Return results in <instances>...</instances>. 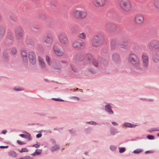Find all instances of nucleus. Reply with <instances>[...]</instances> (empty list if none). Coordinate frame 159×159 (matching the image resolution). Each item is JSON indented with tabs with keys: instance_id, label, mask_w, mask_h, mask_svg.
Instances as JSON below:
<instances>
[{
	"instance_id": "1",
	"label": "nucleus",
	"mask_w": 159,
	"mask_h": 159,
	"mask_svg": "<svg viewBox=\"0 0 159 159\" xmlns=\"http://www.w3.org/2000/svg\"><path fill=\"white\" fill-rule=\"evenodd\" d=\"M104 37L101 33H98L96 35L92 41V45L95 47H98L102 44L104 41Z\"/></svg>"
},
{
	"instance_id": "2",
	"label": "nucleus",
	"mask_w": 159,
	"mask_h": 159,
	"mask_svg": "<svg viewBox=\"0 0 159 159\" xmlns=\"http://www.w3.org/2000/svg\"><path fill=\"white\" fill-rule=\"evenodd\" d=\"M72 15L75 19H82L86 16L87 13L84 10L75 9L73 11Z\"/></svg>"
},
{
	"instance_id": "3",
	"label": "nucleus",
	"mask_w": 159,
	"mask_h": 159,
	"mask_svg": "<svg viewBox=\"0 0 159 159\" xmlns=\"http://www.w3.org/2000/svg\"><path fill=\"white\" fill-rule=\"evenodd\" d=\"M130 64L138 69L139 68V60L138 57L134 54H130Z\"/></svg>"
},
{
	"instance_id": "4",
	"label": "nucleus",
	"mask_w": 159,
	"mask_h": 159,
	"mask_svg": "<svg viewBox=\"0 0 159 159\" xmlns=\"http://www.w3.org/2000/svg\"><path fill=\"white\" fill-rule=\"evenodd\" d=\"M144 21V17L143 15L139 14L135 16L134 19V22L136 25H141L143 24Z\"/></svg>"
},
{
	"instance_id": "5",
	"label": "nucleus",
	"mask_w": 159,
	"mask_h": 159,
	"mask_svg": "<svg viewBox=\"0 0 159 159\" xmlns=\"http://www.w3.org/2000/svg\"><path fill=\"white\" fill-rule=\"evenodd\" d=\"M121 9L125 12H128L129 10V0H121L119 2Z\"/></svg>"
},
{
	"instance_id": "6",
	"label": "nucleus",
	"mask_w": 159,
	"mask_h": 159,
	"mask_svg": "<svg viewBox=\"0 0 159 159\" xmlns=\"http://www.w3.org/2000/svg\"><path fill=\"white\" fill-rule=\"evenodd\" d=\"M85 45L84 42L79 40H76L72 43L73 47L76 50H81L85 47Z\"/></svg>"
},
{
	"instance_id": "7",
	"label": "nucleus",
	"mask_w": 159,
	"mask_h": 159,
	"mask_svg": "<svg viewBox=\"0 0 159 159\" xmlns=\"http://www.w3.org/2000/svg\"><path fill=\"white\" fill-rule=\"evenodd\" d=\"M107 0H93L92 3L94 7L96 8L104 7L106 4Z\"/></svg>"
},
{
	"instance_id": "8",
	"label": "nucleus",
	"mask_w": 159,
	"mask_h": 159,
	"mask_svg": "<svg viewBox=\"0 0 159 159\" xmlns=\"http://www.w3.org/2000/svg\"><path fill=\"white\" fill-rule=\"evenodd\" d=\"M58 39L60 43L63 46H66L68 45V39L65 34H60L59 36Z\"/></svg>"
},
{
	"instance_id": "9",
	"label": "nucleus",
	"mask_w": 159,
	"mask_h": 159,
	"mask_svg": "<svg viewBox=\"0 0 159 159\" xmlns=\"http://www.w3.org/2000/svg\"><path fill=\"white\" fill-rule=\"evenodd\" d=\"M16 39L19 40L23 36V30L22 27L19 26L16 27L14 30Z\"/></svg>"
},
{
	"instance_id": "10",
	"label": "nucleus",
	"mask_w": 159,
	"mask_h": 159,
	"mask_svg": "<svg viewBox=\"0 0 159 159\" xmlns=\"http://www.w3.org/2000/svg\"><path fill=\"white\" fill-rule=\"evenodd\" d=\"M28 56L30 63L32 65H34L36 63V59L34 52H29Z\"/></svg>"
},
{
	"instance_id": "11",
	"label": "nucleus",
	"mask_w": 159,
	"mask_h": 159,
	"mask_svg": "<svg viewBox=\"0 0 159 159\" xmlns=\"http://www.w3.org/2000/svg\"><path fill=\"white\" fill-rule=\"evenodd\" d=\"M142 59L143 66L145 68H147L148 65V56L146 54H143L142 56Z\"/></svg>"
},
{
	"instance_id": "12",
	"label": "nucleus",
	"mask_w": 159,
	"mask_h": 159,
	"mask_svg": "<svg viewBox=\"0 0 159 159\" xmlns=\"http://www.w3.org/2000/svg\"><path fill=\"white\" fill-rule=\"evenodd\" d=\"M149 47L150 49H152L153 47L154 48L156 52L159 53V43L156 41L151 42L149 45Z\"/></svg>"
},
{
	"instance_id": "13",
	"label": "nucleus",
	"mask_w": 159,
	"mask_h": 159,
	"mask_svg": "<svg viewBox=\"0 0 159 159\" xmlns=\"http://www.w3.org/2000/svg\"><path fill=\"white\" fill-rule=\"evenodd\" d=\"M44 41L47 43H52L53 41V38L51 33H49L47 34Z\"/></svg>"
},
{
	"instance_id": "14",
	"label": "nucleus",
	"mask_w": 159,
	"mask_h": 159,
	"mask_svg": "<svg viewBox=\"0 0 159 159\" xmlns=\"http://www.w3.org/2000/svg\"><path fill=\"white\" fill-rule=\"evenodd\" d=\"M21 54L23 61L25 62H28V57L26 51L24 49H22Z\"/></svg>"
},
{
	"instance_id": "15",
	"label": "nucleus",
	"mask_w": 159,
	"mask_h": 159,
	"mask_svg": "<svg viewBox=\"0 0 159 159\" xmlns=\"http://www.w3.org/2000/svg\"><path fill=\"white\" fill-rule=\"evenodd\" d=\"M53 50L55 54L58 56H61L63 54V52L60 50L56 46H54Z\"/></svg>"
},
{
	"instance_id": "16",
	"label": "nucleus",
	"mask_w": 159,
	"mask_h": 159,
	"mask_svg": "<svg viewBox=\"0 0 159 159\" xmlns=\"http://www.w3.org/2000/svg\"><path fill=\"white\" fill-rule=\"evenodd\" d=\"M93 59V58L92 55L90 54H88L85 56L84 62L87 64L89 63Z\"/></svg>"
},
{
	"instance_id": "17",
	"label": "nucleus",
	"mask_w": 159,
	"mask_h": 159,
	"mask_svg": "<svg viewBox=\"0 0 159 159\" xmlns=\"http://www.w3.org/2000/svg\"><path fill=\"white\" fill-rule=\"evenodd\" d=\"M153 61L155 62H157L159 61V53L156 52L154 53L152 57Z\"/></svg>"
},
{
	"instance_id": "18",
	"label": "nucleus",
	"mask_w": 159,
	"mask_h": 159,
	"mask_svg": "<svg viewBox=\"0 0 159 159\" xmlns=\"http://www.w3.org/2000/svg\"><path fill=\"white\" fill-rule=\"evenodd\" d=\"M39 61L40 66L42 68H44L45 67V64L43 61V59L40 57H39Z\"/></svg>"
},
{
	"instance_id": "19",
	"label": "nucleus",
	"mask_w": 159,
	"mask_h": 159,
	"mask_svg": "<svg viewBox=\"0 0 159 159\" xmlns=\"http://www.w3.org/2000/svg\"><path fill=\"white\" fill-rule=\"evenodd\" d=\"M19 136L22 138L28 139L29 140H30L32 139L30 135L28 133H27L26 134H20L19 135Z\"/></svg>"
},
{
	"instance_id": "20",
	"label": "nucleus",
	"mask_w": 159,
	"mask_h": 159,
	"mask_svg": "<svg viewBox=\"0 0 159 159\" xmlns=\"http://www.w3.org/2000/svg\"><path fill=\"white\" fill-rule=\"evenodd\" d=\"M112 59L116 62H118L120 60L119 55L117 54H114L112 56Z\"/></svg>"
},
{
	"instance_id": "21",
	"label": "nucleus",
	"mask_w": 159,
	"mask_h": 159,
	"mask_svg": "<svg viewBox=\"0 0 159 159\" xmlns=\"http://www.w3.org/2000/svg\"><path fill=\"white\" fill-rule=\"evenodd\" d=\"M77 36L79 38L83 39H85L86 37V34L84 32L79 34Z\"/></svg>"
},
{
	"instance_id": "22",
	"label": "nucleus",
	"mask_w": 159,
	"mask_h": 159,
	"mask_svg": "<svg viewBox=\"0 0 159 159\" xmlns=\"http://www.w3.org/2000/svg\"><path fill=\"white\" fill-rule=\"evenodd\" d=\"M106 110L109 113L112 114L113 113V111L111 109V107L109 105H106L105 107Z\"/></svg>"
},
{
	"instance_id": "23",
	"label": "nucleus",
	"mask_w": 159,
	"mask_h": 159,
	"mask_svg": "<svg viewBox=\"0 0 159 159\" xmlns=\"http://www.w3.org/2000/svg\"><path fill=\"white\" fill-rule=\"evenodd\" d=\"M153 4L155 7L156 9L159 10V0H154Z\"/></svg>"
},
{
	"instance_id": "24",
	"label": "nucleus",
	"mask_w": 159,
	"mask_h": 159,
	"mask_svg": "<svg viewBox=\"0 0 159 159\" xmlns=\"http://www.w3.org/2000/svg\"><path fill=\"white\" fill-rule=\"evenodd\" d=\"M42 152V150L36 149L35 152L33 153L32 155L34 156L39 155Z\"/></svg>"
},
{
	"instance_id": "25",
	"label": "nucleus",
	"mask_w": 159,
	"mask_h": 159,
	"mask_svg": "<svg viewBox=\"0 0 159 159\" xmlns=\"http://www.w3.org/2000/svg\"><path fill=\"white\" fill-rule=\"evenodd\" d=\"M5 32V28L3 27H0V36H3Z\"/></svg>"
},
{
	"instance_id": "26",
	"label": "nucleus",
	"mask_w": 159,
	"mask_h": 159,
	"mask_svg": "<svg viewBox=\"0 0 159 159\" xmlns=\"http://www.w3.org/2000/svg\"><path fill=\"white\" fill-rule=\"evenodd\" d=\"M8 154L9 156L13 157H15L17 155V154L13 151H11L8 152Z\"/></svg>"
},
{
	"instance_id": "27",
	"label": "nucleus",
	"mask_w": 159,
	"mask_h": 159,
	"mask_svg": "<svg viewBox=\"0 0 159 159\" xmlns=\"http://www.w3.org/2000/svg\"><path fill=\"white\" fill-rule=\"evenodd\" d=\"M52 66L55 69H58L60 66V63L57 62H55L53 63Z\"/></svg>"
},
{
	"instance_id": "28",
	"label": "nucleus",
	"mask_w": 159,
	"mask_h": 159,
	"mask_svg": "<svg viewBox=\"0 0 159 159\" xmlns=\"http://www.w3.org/2000/svg\"><path fill=\"white\" fill-rule=\"evenodd\" d=\"M128 42L126 40H124L121 43V45L122 46V48H124L128 45Z\"/></svg>"
},
{
	"instance_id": "29",
	"label": "nucleus",
	"mask_w": 159,
	"mask_h": 159,
	"mask_svg": "<svg viewBox=\"0 0 159 159\" xmlns=\"http://www.w3.org/2000/svg\"><path fill=\"white\" fill-rule=\"evenodd\" d=\"M11 53L12 55H15L17 52L16 49L14 48H13L11 49Z\"/></svg>"
},
{
	"instance_id": "30",
	"label": "nucleus",
	"mask_w": 159,
	"mask_h": 159,
	"mask_svg": "<svg viewBox=\"0 0 159 159\" xmlns=\"http://www.w3.org/2000/svg\"><path fill=\"white\" fill-rule=\"evenodd\" d=\"M39 18L40 19L43 20H46L47 19L46 16L43 14H41L39 15Z\"/></svg>"
},
{
	"instance_id": "31",
	"label": "nucleus",
	"mask_w": 159,
	"mask_h": 159,
	"mask_svg": "<svg viewBox=\"0 0 159 159\" xmlns=\"http://www.w3.org/2000/svg\"><path fill=\"white\" fill-rule=\"evenodd\" d=\"M59 148V147L57 145H55L53 147H52L51 148V150L53 152L54 151L57 150Z\"/></svg>"
},
{
	"instance_id": "32",
	"label": "nucleus",
	"mask_w": 159,
	"mask_h": 159,
	"mask_svg": "<svg viewBox=\"0 0 159 159\" xmlns=\"http://www.w3.org/2000/svg\"><path fill=\"white\" fill-rule=\"evenodd\" d=\"M18 151L20 152H27L28 149L26 148H22L21 150L18 149Z\"/></svg>"
},
{
	"instance_id": "33",
	"label": "nucleus",
	"mask_w": 159,
	"mask_h": 159,
	"mask_svg": "<svg viewBox=\"0 0 159 159\" xmlns=\"http://www.w3.org/2000/svg\"><path fill=\"white\" fill-rule=\"evenodd\" d=\"M119 152L120 153H122L125 152V148L124 147H119Z\"/></svg>"
},
{
	"instance_id": "34",
	"label": "nucleus",
	"mask_w": 159,
	"mask_h": 159,
	"mask_svg": "<svg viewBox=\"0 0 159 159\" xmlns=\"http://www.w3.org/2000/svg\"><path fill=\"white\" fill-rule=\"evenodd\" d=\"M147 138L148 139L150 140H153L154 139V137L152 135H148L147 136Z\"/></svg>"
},
{
	"instance_id": "35",
	"label": "nucleus",
	"mask_w": 159,
	"mask_h": 159,
	"mask_svg": "<svg viewBox=\"0 0 159 159\" xmlns=\"http://www.w3.org/2000/svg\"><path fill=\"white\" fill-rule=\"evenodd\" d=\"M46 60L48 63V64L49 65H50V59L49 57L48 56H46Z\"/></svg>"
},
{
	"instance_id": "36",
	"label": "nucleus",
	"mask_w": 159,
	"mask_h": 159,
	"mask_svg": "<svg viewBox=\"0 0 159 159\" xmlns=\"http://www.w3.org/2000/svg\"><path fill=\"white\" fill-rule=\"evenodd\" d=\"M19 159H33L32 158L30 157L29 156H27L23 158H21Z\"/></svg>"
},
{
	"instance_id": "37",
	"label": "nucleus",
	"mask_w": 159,
	"mask_h": 159,
	"mask_svg": "<svg viewBox=\"0 0 159 159\" xmlns=\"http://www.w3.org/2000/svg\"><path fill=\"white\" fill-rule=\"evenodd\" d=\"M116 132V131L115 129H112L111 130V133L113 135L115 134Z\"/></svg>"
},
{
	"instance_id": "38",
	"label": "nucleus",
	"mask_w": 159,
	"mask_h": 159,
	"mask_svg": "<svg viewBox=\"0 0 159 159\" xmlns=\"http://www.w3.org/2000/svg\"><path fill=\"white\" fill-rule=\"evenodd\" d=\"M141 152V150L137 149L134 151V153H139L140 152Z\"/></svg>"
},
{
	"instance_id": "39",
	"label": "nucleus",
	"mask_w": 159,
	"mask_h": 159,
	"mask_svg": "<svg viewBox=\"0 0 159 159\" xmlns=\"http://www.w3.org/2000/svg\"><path fill=\"white\" fill-rule=\"evenodd\" d=\"M17 143L18 144L20 145L24 144H25V143L21 142L19 140H17Z\"/></svg>"
},
{
	"instance_id": "40",
	"label": "nucleus",
	"mask_w": 159,
	"mask_h": 159,
	"mask_svg": "<svg viewBox=\"0 0 159 159\" xmlns=\"http://www.w3.org/2000/svg\"><path fill=\"white\" fill-rule=\"evenodd\" d=\"M39 146H40V144H36L33 145V147H34L36 148H39Z\"/></svg>"
},
{
	"instance_id": "41",
	"label": "nucleus",
	"mask_w": 159,
	"mask_h": 159,
	"mask_svg": "<svg viewBox=\"0 0 159 159\" xmlns=\"http://www.w3.org/2000/svg\"><path fill=\"white\" fill-rule=\"evenodd\" d=\"M116 148V147L114 146H110V148L112 151L114 150Z\"/></svg>"
},
{
	"instance_id": "42",
	"label": "nucleus",
	"mask_w": 159,
	"mask_h": 159,
	"mask_svg": "<svg viewBox=\"0 0 159 159\" xmlns=\"http://www.w3.org/2000/svg\"><path fill=\"white\" fill-rule=\"evenodd\" d=\"M24 89L23 88H18V89H16V88H14V89L15 90H16V91H20L24 90Z\"/></svg>"
},
{
	"instance_id": "43",
	"label": "nucleus",
	"mask_w": 159,
	"mask_h": 159,
	"mask_svg": "<svg viewBox=\"0 0 159 159\" xmlns=\"http://www.w3.org/2000/svg\"><path fill=\"white\" fill-rule=\"evenodd\" d=\"M123 125L125 127H129V123H124Z\"/></svg>"
},
{
	"instance_id": "44",
	"label": "nucleus",
	"mask_w": 159,
	"mask_h": 159,
	"mask_svg": "<svg viewBox=\"0 0 159 159\" xmlns=\"http://www.w3.org/2000/svg\"><path fill=\"white\" fill-rule=\"evenodd\" d=\"M52 99L56 101H63V100L62 99H59L58 98H52Z\"/></svg>"
},
{
	"instance_id": "45",
	"label": "nucleus",
	"mask_w": 159,
	"mask_h": 159,
	"mask_svg": "<svg viewBox=\"0 0 159 159\" xmlns=\"http://www.w3.org/2000/svg\"><path fill=\"white\" fill-rule=\"evenodd\" d=\"M71 98L77 100H79V98L76 97H72Z\"/></svg>"
},
{
	"instance_id": "46",
	"label": "nucleus",
	"mask_w": 159,
	"mask_h": 159,
	"mask_svg": "<svg viewBox=\"0 0 159 159\" xmlns=\"http://www.w3.org/2000/svg\"><path fill=\"white\" fill-rule=\"evenodd\" d=\"M93 64L94 66H96V67H97L98 66V63L96 61H93Z\"/></svg>"
},
{
	"instance_id": "47",
	"label": "nucleus",
	"mask_w": 159,
	"mask_h": 159,
	"mask_svg": "<svg viewBox=\"0 0 159 159\" xmlns=\"http://www.w3.org/2000/svg\"><path fill=\"white\" fill-rule=\"evenodd\" d=\"M42 136V134H39L36 135V138H39L41 137Z\"/></svg>"
},
{
	"instance_id": "48",
	"label": "nucleus",
	"mask_w": 159,
	"mask_h": 159,
	"mask_svg": "<svg viewBox=\"0 0 159 159\" xmlns=\"http://www.w3.org/2000/svg\"><path fill=\"white\" fill-rule=\"evenodd\" d=\"M89 123L91 124L94 125H95L96 124V123L95 122L93 121H90L89 122Z\"/></svg>"
},
{
	"instance_id": "49",
	"label": "nucleus",
	"mask_w": 159,
	"mask_h": 159,
	"mask_svg": "<svg viewBox=\"0 0 159 159\" xmlns=\"http://www.w3.org/2000/svg\"><path fill=\"white\" fill-rule=\"evenodd\" d=\"M8 147V146H0V148H7Z\"/></svg>"
},
{
	"instance_id": "50",
	"label": "nucleus",
	"mask_w": 159,
	"mask_h": 159,
	"mask_svg": "<svg viewBox=\"0 0 159 159\" xmlns=\"http://www.w3.org/2000/svg\"><path fill=\"white\" fill-rule=\"evenodd\" d=\"M136 126V125H133V124H131L130 123V125H129L130 127H134L135 126Z\"/></svg>"
},
{
	"instance_id": "51",
	"label": "nucleus",
	"mask_w": 159,
	"mask_h": 159,
	"mask_svg": "<svg viewBox=\"0 0 159 159\" xmlns=\"http://www.w3.org/2000/svg\"><path fill=\"white\" fill-rule=\"evenodd\" d=\"M7 132V130H3L2 132V133L3 134H5Z\"/></svg>"
},
{
	"instance_id": "52",
	"label": "nucleus",
	"mask_w": 159,
	"mask_h": 159,
	"mask_svg": "<svg viewBox=\"0 0 159 159\" xmlns=\"http://www.w3.org/2000/svg\"><path fill=\"white\" fill-rule=\"evenodd\" d=\"M112 124L115 125H117V123L115 122H112Z\"/></svg>"
},
{
	"instance_id": "53",
	"label": "nucleus",
	"mask_w": 159,
	"mask_h": 159,
	"mask_svg": "<svg viewBox=\"0 0 159 159\" xmlns=\"http://www.w3.org/2000/svg\"><path fill=\"white\" fill-rule=\"evenodd\" d=\"M151 152H152L150 151H146L145 152V153L146 154H147V153H151Z\"/></svg>"
},
{
	"instance_id": "54",
	"label": "nucleus",
	"mask_w": 159,
	"mask_h": 159,
	"mask_svg": "<svg viewBox=\"0 0 159 159\" xmlns=\"http://www.w3.org/2000/svg\"><path fill=\"white\" fill-rule=\"evenodd\" d=\"M51 141L53 143L54 142H55L54 140V139H51Z\"/></svg>"
},
{
	"instance_id": "55",
	"label": "nucleus",
	"mask_w": 159,
	"mask_h": 159,
	"mask_svg": "<svg viewBox=\"0 0 159 159\" xmlns=\"http://www.w3.org/2000/svg\"><path fill=\"white\" fill-rule=\"evenodd\" d=\"M61 62L63 63H66V62L64 61H61Z\"/></svg>"
},
{
	"instance_id": "56",
	"label": "nucleus",
	"mask_w": 159,
	"mask_h": 159,
	"mask_svg": "<svg viewBox=\"0 0 159 159\" xmlns=\"http://www.w3.org/2000/svg\"><path fill=\"white\" fill-rule=\"evenodd\" d=\"M2 20V17L0 15V22Z\"/></svg>"
},
{
	"instance_id": "57",
	"label": "nucleus",
	"mask_w": 159,
	"mask_h": 159,
	"mask_svg": "<svg viewBox=\"0 0 159 159\" xmlns=\"http://www.w3.org/2000/svg\"><path fill=\"white\" fill-rule=\"evenodd\" d=\"M32 0L33 1H37V0Z\"/></svg>"
},
{
	"instance_id": "58",
	"label": "nucleus",
	"mask_w": 159,
	"mask_h": 159,
	"mask_svg": "<svg viewBox=\"0 0 159 159\" xmlns=\"http://www.w3.org/2000/svg\"><path fill=\"white\" fill-rule=\"evenodd\" d=\"M157 136L159 137V133L158 134Z\"/></svg>"
},
{
	"instance_id": "59",
	"label": "nucleus",
	"mask_w": 159,
	"mask_h": 159,
	"mask_svg": "<svg viewBox=\"0 0 159 159\" xmlns=\"http://www.w3.org/2000/svg\"><path fill=\"white\" fill-rule=\"evenodd\" d=\"M157 130V131H159V129H158V130Z\"/></svg>"
},
{
	"instance_id": "60",
	"label": "nucleus",
	"mask_w": 159,
	"mask_h": 159,
	"mask_svg": "<svg viewBox=\"0 0 159 159\" xmlns=\"http://www.w3.org/2000/svg\"><path fill=\"white\" fill-rule=\"evenodd\" d=\"M87 153V152H85V154H86Z\"/></svg>"
},
{
	"instance_id": "61",
	"label": "nucleus",
	"mask_w": 159,
	"mask_h": 159,
	"mask_svg": "<svg viewBox=\"0 0 159 159\" xmlns=\"http://www.w3.org/2000/svg\"><path fill=\"white\" fill-rule=\"evenodd\" d=\"M78 88H77L76 90H78Z\"/></svg>"
}]
</instances>
